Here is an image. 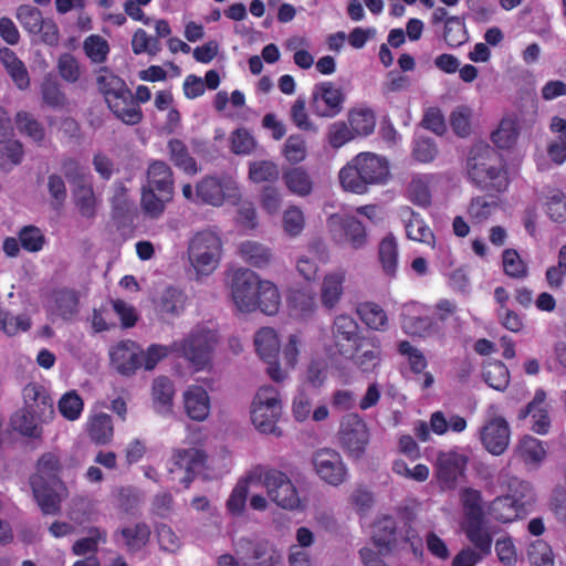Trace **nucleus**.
I'll list each match as a JSON object with an SVG mask.
<instances>
[{
    "mask_svg": "<svg viewBox=\"0 0 566 566\" xmlns=\"http://www.w3.org/2000/svg\"><path fill=\"white\" fill-rule=\"evenodd\" d=\"M216 343L217 337L212 331L195 329L188 337L175 340L168 346L151 344L146 352L139 349L142 366L146 370H153L160 360L172 354L187 359L196 370H201L209 365Z\"/></svg>",
    "mask_w": 566,
    "mask_h": 566,
    "instance_id": "1",
    "label": "nucleus"
},
{
    "mask_svg": "<svg viewBox=\"0 0 566 566\" xmlns=\"http://www.w3.org/2000/svg\"><path fill=\"white\" fill-rule=\"evenodd\" d=\"M62 469L60 457L54 452H45L38 459L35 473L30 476L33 496L44 515H55L61 511L57 488L63 485Z\"/></svg>",
    "mask_w": 566,
    "mask_h": 566,
    "instance_id": "2",
    "label": "nucleus"
},
{
    "mask_svg": "<svg viewBox=\"0 0 566 566\" xmlns=\"http://www.w3.org/2000/svg\"><path fill=\"white\" fill-rule=\"evenodd\" d=\"M96 84L108 108L118 119L127 125H137L142 122L143 112L122 77L114 74L108 67H101L96 76Z\"/></svg>",
    "mask_w": 566,
    "mask_h": 566,
    "instance_id": "3",
    "label": "nucleus"
},
{
    "mask_svg": "<svg viewBox=\"0 0 566 566\" xmlns=\"http://www.w3.org/2000/svg\"><path fill=\"white\" fill-rule=\"evenodd\" d=\"M250 484H260L265 488L268 496L279 507L286 511L303 509L298 491L286 473L258 464L250 469Z\"/></svg>",
    "mask_w": 566,
    "mask_h": 566,
    "instance_id": "4",
    "label": "nucleus"
},
{
    "mask_svg": "<svg viewBox=\"0 0 566 566\" xmlns=\"http://www.w3.org/2000/svg\"><path fill=\"white\" fill-rule=\"evenodd\" d=\"M223 251L221 238L211 230L198 231L189 241L188 259L197 275L208 276L220 264Z\"/></svg>",
    "mask_w": 566,
    "mask_h": 566,
    "instance_id": "5",
    "label": "nucleus"
},
{
    "mask_svg": "<svg viewBox=\"0 0 566 566\" xmlns=\"http://www.w3.org/2000/svg\"><path fill=\"white\" fill-rule=\"evenodd\" d=\"M207 458L202 449H174L167 463L169 480L182 489H189L197 473L206 467Z\"/></svg>",
    "mask_w": 566,
    "mask_h": 566,
    "instance_id": "6",
    "label": "nucleus"
},
{
    "mask_svg": "<svg viewBox=\"0 0 566 566\" xmlns=\"http://www.w3.org/2000/svg\"><path fill=\"white\" fill-rule=\"evenodd\" d=\"M333 242L353 250H361L368 244L366 227L354 216L333 213L326 220Z\"/></svg>",
    "mask_w": 566,
    "mask_h": 566,
    "instance_id": "7",
    "label": "nucleus"
},
{
    "mask_svg": "<svg viewBox=\"0 0 566 566\" xmlns=\"http://www.w3.org/2000/svg\"><path fill=\"white\" fill-rule=\"evenodd\" d=\"M254 347L258 356L266 364L265 374L275 384H283L289 379V373L281 366L277 356L280 340L272 327H263L255 333Z\"/></svg>",
    "mask_w": 566,
    "mask_h": 566,
    "instance_id": "8",
    "label": "nucleus"
},
{
    "mask_svg": "<svg viewBox=\"0 0 566 566\" xmlns=\"http://www.w3.org/2000/svg\"><path fill=\"white\" fill-rule=\"evenodd\" d=\"M15 18L28 33L39 35L43 43L50 46L59 43L60 33L56 23L52 19H44L41 10L36 7L19 6Z\"/></svg>",
    "mask_w": 566,
    "mask_h": 566,
    "instance_id": "9",
    "label": "nucleus"
},
{
    "mask_svg": "<svg viewBox=\"0 0 566 566\" xmlns=\"http://www.w3.org/2000/svg\"><path fill=\"white\" fill-rule=\"evenodd\" d=\"M312 464L319 479L332 486H338L348 479L347 465L335 449H317L312 455Z\"/></svg>",
    "mask_w": 566,
    "mask_h": 566,
    "instance_id": "10",
    "label": "nucleus"
},
{
    "mask_svg": "<svg viewBox=\"0 0 566 566\" xmlns=\"http://www.w3.org/2000/svg\"><path fill=\"white\" fill-rule=\"evenodd\" d=\"M369 433L365 421L357 413L343 417L339 428V442L349 457L358 459L365 452Z\"/></svg>",
    "mask_w": 566,
    "mask_h": 566,
    "instance_id": "11",
    "label": "nucleus"
},
{
    "mask_svg": "<svg viewBox=\"0 0 566 566\" xmlns=\"http://www.w3.org/2000/svg\"><path fill=\"white\" fill-rule=\"evenodd\" d=\"M345 95L332 82L318 83L314 86L311 99L313 113L319 117H335L343 109Z\"/></svg>",
    "mask_w": 566,
    "mask_h": 566,
    "instance_id": "12",
    "label": "nucleus"
},
{
    "mask_svg": "<svg viewBox=\"0 0 566 566\" xmlns=\"http://www.w3.org/2000/svg\"><path fill=\"white\" fill-rule=\"evenodd\" d=\"M281 304V295L276 285L262 280L258 274H250V306L265 315L277 313Z\"/></svg>",
    "mask_w": 566,
    "mask_h": 566,
    "instance_id": "13",
    "label": "nucleus"
},
{
    "mask_svg": "<svg viewBox=\"0 0 566 566\" xmlns=\"http://www.w3.org/2000/svg\"><path fill=\"white\" fill-rule=\"evenodd\" d=\"M388 175L389 166L386 158L361 153L340 169L338 177H388Z\"/></svg>",
    "mask_w": 566,
    "mask_h": 566,
    "instance_id": "14",
    "label": "nucleus"
},
{
    "mask_svg": "<svg viewBox=\"0 0 566 566\" xmlns=\"http://www.w3.org/2000/svg\"><path fill=\"white\" fill-rule=\"evenodd\" d=\"M24 406L22 408L35 412L38 420L48 422L54 416L53 399L46 388L39 382H29L22 389Z\"/></svg>",
    "mask_w": 566,
    "mask_h": 566,
    "instance_id": "15",
    "label": "nucleus"
},
{
    "mask_svg": "<svg viewBox=\"0 0 566 566\" xmlns=\"http://www.w3.org/2000/svg\"><path fill=\"white\" fill-rule=\"evenodd\" d=\"M500 163L499 154L488 144L478 143L473 145L467 158V170L469 177H478L482 174L488 177H497L495 172Z\"/></svg>",
    "mask_w": 566,
    "mask_h": 566,
    "instance_id": "16",
    "label": "nucleus"
},
{
    "mask_svg": "<svg viewBox=\"0 0 566 566\" xmlns=\"http://www.w3.org/2000/svg\"><path fill=\"white\" fill-rule=\"evenodd\" d=\"M511 431L507 421L502 417L491 418L480 430V439L484 448L493 455H501L507 449Z\"/></svg>",
    "mask_w": 566,
    "mask_h": 566,
    "instance_id": "17",
    "label": "nucleus"
},
{
    "mask_svg": "<svg viewBox=\"0 0 566 566\" xmlns=\"http://www.w3.org/2000/svg\"><path fill=\"white\" fill-rule=\"evenodd\" d=\"M468 458L457 451L440 452L437 458V476L446 489H453L465 470Z\"/></svg>",
    "mask_w": 566,
    "mask_h": 566,
    "instance_id": "18",
    "label": "nucleus"
},
{
    "mask_svg": "<svg viewBox=\"0 0 566 566\" xmlns=\"http://www.w3.org/2000/svg\"><path fill=\"white\" fill-rule=\"evenodd\" d=\"M78 292L69 287L52 290L46 304V308L51 314L64 321H71L78 313Z\"/></svg>",
    "mask_w": 566,
    "mask_h": 566,
    "instance_id": "19",
    "label": "nucleus"
},
{
    "mask_svg": "<svg viewBox=\"0 0 566 566\" xmlns=\"http://www.w3.org/2000/svg\"><path fill=\"white\" fill-rule=\"evenodd\" d=\"M111 363L122 375L129 376L142 367L139 347L135 342L125 340L118 343L109 352Z\"/></svg>",
    "mask_w": 566,
    "mask_h": 566,
    "instance_id": "20",
    "label": "nucleus"
},
{
    "mask_svg": "<svg viewBox=\"0 0 566 566\" xmlns=\"http://www.w3.org/2000/svg\"><path fill=\"white\" fill-rule=\"evenodd\" d=\"M422 310L423 306L415 302L403 305L400 324L406 334L423 337L431 332L433 322L429 316L421 315Z\"/></svg>",
    "mask_w": 566,
    "mask_h": 566,
    "instance_id": "21",
    "label": "nucleus"
},
{
    "mask_svg": "<svg viewBox=\"0 0 566 566\" xmlns=\"http://www.w3.org/2000/svg\"><path fill=\"white\" fill-rule=\"evenodd\" d=\"M546 395L543 390H537L533 400L527 406L520 410L517 418L520 420L532 417V430L538 434L548 432L551 419L548 416L547 403L545 402Z\"/></svg>",
    "mask_w": 566,
    "mask_h": 566,
    "instance_id": "22",
    "label": "nucleus"
},
{
    "mask_svg": "<svg viewBox=\"0 0 566 566\" xmlns=\"http://www.w3.org/2000/svg\"><path fill=\"white\" fill-rule=\"evenodd\" d=\"M464 533L482 555H490L493 542V531L489 523L481 518H472L464 522Z\"/></svg>",
    "mask_w": 566,
    "mask_h": 566,
    "instance_id": "23",
    "label": "nucleus"
},
{
    "mask_svg": "<svg viewBox=\"0 0 566 566\" xmlns=\"http://www.w3.org/2000/svg\"><path fill=\"white\" fill-rule=\"evenodd\" d=\"M226 282L237 311L242 314L248 313V269L229 268Z\"/></svg>",
    "mask_w": 566,
    "mask_h": 566,
    "instance_id": "24",
    "label": "nucleus"
},
{
    "mask_svg": "<svg viewBox=\"0 0 566 566\" xmlns=\"http://www.w3.org/2000/svg\"><path fill=\"white\" fill-rule=\"evenodd\" d=\"M185 410L189 418L203 421L210 413V398L201 386H190L184 394Z\"/></svg>",
    "mask_w": 566,
    "mask_h": 566,
    "instance_id": "25",
    "label": "nucleus"
},
{
    "mask_svg": "<svg viewBox=\"0 0 566 566\" xmlns=\"http://www.w3.org/2000/svg\"><path fill=\"white\" fill-rule=\"evenodd\" d=\"M222 179H200L196 185V202L209 203L212 206L222 205L226 197L232 199L235 203L240 196L235 192L233 195H227L224 192V185L221 182ZM232 181V179H228Z\"/></svg>",
    "mask_w": 566,
    "mask_h": 566,
    "instance_id": "26",
    "label": "nucleus"
},
{
    "mask_svg": "<svg viewBox=\"0 0 566 566\" xmlns=\"http://www.w3.org/2000/svg\"><path fill=\"white\" fill-rule=\"evenodd\" d=\"M523 122L524 118L520 113L513 112L505 115L500 122L497 129L492 133V142L499 148H511L516 143Z\"/></svg>",
    "mask_w": 566,
    "mask_h": 566,
    "instance_id": "27",
    "label": "nucleus"
},
{
    "mask_svg": "<svg viewBox=\"0 0 566 566\" xmlns=\"http://www.w3.org/2000/svg\"><path fill=\"white\" fill-rule=\"evenodd\" d=\"M401 217L405 221L408 239L426 243L430 247L434 245V234L418 212L413 211L410 207H402Z\"/></svg>",
    "mask_w": 566,
    "mask_h": 566,
    "instance_id": "28",
    "label": "nucleus"
},
{
    "mask_svg": "<svg viewBox=\"0 0 566 566\" xmlns=\"http://www.w3.org/2000/svg\"><path fill=\"white\" fill-rule=\"evenodd\" d=\"M186 302L187 295L182 290L167 286L156 303V308L161 317H176L185 311Z\"/></svg>",
    "mask_w": 566,
    "mask_h": 566,
    "instance_id": "29",
    "label": "nucleus"
},
{
    "mask_svg": "<svg viewBox=\"0 0 566 566\" xmlns=\"http://www.w3.org/2000/svg\"><path fill=\"white\" fill-rule=\"evenodd\" d=\"M355 349L354 361L361 371H373L380 364L381 350L375 339H361L355 344Z\"/></svg>",
    "mask_w": 566,
    "mask_h": 566,
    "instance_id": "30",
    "label": "nucleus"
},
{
    "mask_svg": "<svg viewBox=\"0 0 566 566\" xmlns=\"http://www.w3.org/2000/svg\"><path fill=\"white\" fill-rule=\"evenodd\" d=\"M345 272L337 270L327 273L321 285V302L327 308H333L343 295Z\"/></svg>",
    "mask_w": 566,
    "mask_h": 566,
    "instance_id": "31",
    "label": "nucleus"
},
{
    "mask_svg": "<svg viewBox=\"0 0 566 566\" xmlns=\"http://www.w3.org/2000/svg\"><path fill=\"white\" fill-rule=\"evenodd\" d=\"M358 328L359 326L356 321L348 315H338L335 318L332 335L339 354L345 355L347 353L342 348V342H352L355 345L360 340L358 337Z\"/></svg>",
    "mask_w": 566,
    "mask_h": 566,
    "instance_id": "32",
    "label": "nucleus"
},
{
    "mask_svg": "<svg viewBox=\"0 0 566 566\" xmlns=\"http://www.w3.org/2000/svg\"><path fill=\"white\" fill-rule=\"evenodd\" d=\"M116 534H120L128 553L142 551L149 542L151 530L145 522H138L134 526L123 527Z\"/></svg>",
    "mask_w": 566,
    "mask_h": 566,
    "instance_id": "33",
    "label": "nucleus"
},
{
    "mask_svg": "<svg viewBox=\"0 0 566 566\" xmlns=\"http://www.w3.org/2000/svg\"><path fill=\"white\" fill-rule=\"evenodd\" d=\"M378 259L384 273L392 279L398 268V242L392 233H388L379 243Z\"/></svg>",
    "mask_w": 566,
    "mask_h": 566,
    "instance_id": "34",
    "label": "nucleus"
},
{
    "mask_svg": "<svg viewBox=\"0 0 566 566\" xmlns=\"http://www.w3.org/2000/svg\"><path fill=\"white\" fill-rule=\"evenodd\" d=\"M38 417L35 412L21 408L17 410L10 418L11 428L21 436L32 439L42 437V428L36 423Z\"/></svg>",
    "mask_w": 566,
    "mask_h": 566,
    "instance_id": "35",
    "label": "nucleus"
},
{
    "mask_svg": "<svg viewBox=\"0 0 566 566\" xmlns=\"http://www.w3.org/2000/svg\"><path fill=\"white\" fill-rule=\"evenodd\" d=\"M175 396V386L172 380L166 376H159L153 382V401L155 409L160 413L171 411Z\"/></svg>",
    "mask_w": 566,
    "mask_h": 566,
    "instance_id": "36",
    "label": "nucleus"
},
{
    "mask_svg": "<svg viewBox=\"0 0 566 566\" xmlns=\"http://www.w3.org/2000/svg\"><path fill=\"white\" fill-rule=\"evenodd\" d=\"M87 433L97 444H107L114 436L112 417L99 412L91 416L87 421Z\"/></svg>",
    "mask_w": 566,
    "mask_h": 566,
    "instance_id": "37",
    "label": "nucleus"
},
{
    "mask_svg": "<svg viewBox=\"0 0 566 566\" xmlns=\"http://www.w3.org/2000/svg\"><path fill=\"white\" fill-rule=\"evenodd\" d=\"M522 511L523 504L511 495L496 497L490 506L491 515L502 523L516 520Z\"/></svg>",
    "mask_w": 566,
    "mask_h": 566,
    "instance_id": "38",
    "label": "nucleus"
},
{
    "mask_svg": "<svg viewBox=\"0 0 566 566\" xmlns=\"http://www.w3.org/2000/svg\"><path fill=\"white\" fill-rule=\"evenodd\" d=\"M251 421L255 429L264 434H272L274 437H282L283 431L276 426L282 415L271 413L270 408L252 407L250 410Z\"/></svg>",
    "mask_w": 566,
    "mask_h": 566,
    "instance_id": "39",
    "label": "nucleus"
},
{
    "mask_svg": "<svg viewBox=\"0 0 566 566\" xmlns=\"http://www.w3.org/2000/svg\"><path fill=\"white\" fill-rule=\"evenodd\" d=\"M515 454L526 464H539L544 460L546 451L538 439L524 436L516 446Z\"/></svg>",
    "mask_w": 566,
    "mask_h": 566,
    "instance_id": "40",
    "label": "nucleus"
},
{
    "mask_svg": "<svg viewBox=\"0 0 566 566\" xmlns=\"http://www.w3.org/2000/svg\"><path fill=\"white\" fill-rule=\"evenodd\" d=\"M396 521L388 515L377 520L374 525L373 539L376 546L390 551L396 543Z\"/></svg>",
    "mask_w": 566,
    "mask_h": 566,
    "instance_id": "41",
    "label": "nucleus"
},
{
    "mask_svg": "<svg viewBox=\"0 0 566 566\" xmlns=\"http://www.w3.org/2000/svg\"><path fill=\"white\" fill-rule=\"evenodd\" d=\"M40 88L42 101L46 106L57 109L66 105V95L55 77L51 75L45 76Z\"/></svg>",
    "mask_w": 566,
    "mask_h": 566,
    "instance_id": "42",
    "label": "nucleus"
},
{
    "mask_svg": "<svg viewBox=\"0 0 566 566\" xmlns=\"http://www.w3.org/2000/svg\"><path fill=\"white\" fill-rule=\"evenodd\" d=\"M250 566H282L281 553L269 542L256 543L251 553Z\"/></svg>",
    "mask_w": 566,
    "mask_h": 566,
    "instance_id": "43",
    "label": "nucleus"
},
{
    "mask_svg": "<svg viewBox=\"0 0 566 566\" xmlns=\"http://www.w3.org/2000/svg\"><path fill=\"white\" fill-rule=\"evenodd\" d=\"M130 45L135 55L148 54L149 56H156L161 51V42L142 28L136 29L133 33Z\"/></svg>",
    "mask_w": 566,
    "mask_h": 566,
    "instance_id": "44",
    "label": "nucleus"
},
{
    "mask_svg": "<svg viewBox=\"0 0 566 566\" xmlns=\"http://www.w3.org/2000/svg\"><path fill=\"white\" fill-rule=\"evenodd\" d=\"M170 159L175 166L182 169L186 174H196L197 164L190 156L186 144L180 139H171L168 143Z\"/></svg>",
    "mask_w": 566,
    "mask_h": 566,
    "instance_id": "45",
    "label": "nucleus"
},
{
    "mask_svg": "<svg viewBox=\"0 0 566 566\" xmlns=\"http://www.w3.org/2000/svg\"><path fill=\"white\" fill-rule=\"evenodd\" d=\"M90 536L80 538L74 542L72 553L76 556H84L88 553L95 555L98 551V544L105 543L107 533L98 527H91L88 530Z\"/></svg>",
    "mask_w": 566,
    "mask_h": 566,
    "instance_id": "46",
    "label": "nucleus"
},
{
    "mask_svg": "<svg viewBox=\"0 0 566 566\" xmlns=\"http://www.w3.org/2000/svg\"><path fill=\"white\" fill-rule=\"evenodd\" d=\"M483 378L490 387L502 391L509 386L510 373L502 361L496 360L484 367Z\"/></svg>",
    "mask_w": 566,
    "mask_h": 566,
    "instance_id": "47",
    "label": "nucleus"
},
{
    "mask_svg": "<svg viewBox=\"0 0 566 566\" xmlns=\"http://www.w3.org/2000/svg\"><path fill=\"white\" fill-rule=\"evenodd\" d=\"M15 124L21 134L29 136L35 143L43 142L45 137L44 127L30 113L24 111L18 112L15 115Z\"/></svg>",
    "mask_w": 566,
    "mask_h": 566,
    "instance_id": "48",
    "label": "nucleus"
},
{
    "mask_svg": "<svg viewBox=\"0 0 566 566\" xmlns=\"http://www.w3.org/2000/svg\"><path fill=\"white\" fill-rule=\"evenodd\" d=\"M252 407L270 408L271 413L282 415V401L279 390L272 385H264L256 391Z\"/></svg>",
    "mask_w": 566,
    "mask_h": 566,
    "instance_id": "49",
    "label": "nucleus"
},
{
    "mask_svg": "<svg viewBox=\"0 0 566 566\" xmlns=\"http://www.w3.org/2000/svg\"><path fill=\"white\" fill-rule=\"evenodd\" d=\"M348 122L354 135L358 136H368L376 125L375 114L370 109L349 112Z\"/></svg>",
    "mask_w": 566,
    "mask_h": 566,
    "instance_id": "50",
    "label": "nucleus"
},
{
    "mask_svg": "<svg viewBox=\"0 0 566 566\" xmlns=\"http://www.w3.org/2000/svg\"><path fill=\"white\" fill-rule=\"evenodd\" d=\"M553 132L559 133L558 140L551 144L548 154L553 161L562 164L566 160V120L554 117L551 123Z\"/></svg>",
    "mask_w": 566,
    "mask_h": 566,
    "instance_id": "51",
    "label": "nucleus"
},
{
    "mask_svg": "<svg viewBox=\"0 0 566 566\" xmlns=\"http://www.w3.org/2000/svg\"><path fill=\"white\" fill-rule=\"evenodd\" d=\"M24 156L23 145L19 140H8L0 147V168L11 170L21 164Z\"/></svg>",
    "mask_w": 566,
    "mask_h": 566,
    "instance_id": "52",
    "label": "nucleus"
},
{
    "mask_svg": "<svg viewBox=\"0 0 566 566\" xmlns=\"http://www.w3.org/2000/svg\"><path fill=\"white\" fill-rule=\"evenodd\" d=\"M248 500V475L241 476L232 490L228 501L227 510L232 516H240L244 513Z\"/></svg>",
    "mask_w": 566,
    "mask_h": 566,
    "instance_id": "53",
    "label": "nucleus"
},
{
    "mask_svg": "<svg viewBox=\"0 0 566 566\" xmlns=\"http://www.w3.org/2000/svg\"><path fill=\"white\" fill-rule=\"evenodd\" d=\"M57 407L60 413L66 420L75 421L81 417L83 412L84 402L75 390H71L61 397Z\"/></svg>",
    "mask_w": 566,
    "mask_h": 566,
    "instance_id": "54",
    "label": "nucleus"
},
{
    "mask_svg": "<svg viewBox=\"0 0 566 566\" xmlns=\"http://www.w3.org/2000/svg\"><path fill=\"white\" fill-rule=\"evenodd\" d=\"M358 314L361 321L373 329L380 331L387 325V315L378 304H360L358 307Z\"/></svg>",
    "mask_w": 566,
    "mask_h": 566,
    "instance_id": "55",
    "label": "nucleus"
},
{
    "mask_svg": "<svg viewBox=\"0 0 566 566\" xmlns=\"http://www.w3.org/2000/svg\"><path fill=\"white\" fill-rule=\"evenodd\" d=\"M75 206L85 218L95 216L96 199L91 186L77 185L74 191Z\"/></svg>",
    "mask_w": 566,
    "mask_h": 566,
    "instance_id": "56",
    "label": "nucleus"
},
{
    "mask_svg": "<svg viewBox=\"0 0 566 566\" xmlns=\"http://www.w3.org/2000/svg\"><path fill=\"white\" fill-rule=\"evenodd\" d=\"M21 248L28 252H39L45 243V237L35 226H24L18 233Z\"/></svg>",
    "mask_w": 566,
    "mask_h": 566,
    "instance_id": "57",
    "label": "nucleus"
},
{
    "mask_svg": "<svg viewBox=\"0 0 566 566\" xmlns=\"http://www.w3.org/2000/svg\"><path fill=\"white\" fill-rule=\"evenodd\" d=\"M83 49L85 54L94 63H103L109 53V45L105 39L99 35H90L85 39Z\"/></svg>",
    "mask_w": 566,
    "mask_h": 566,
    "instance_id": "58",
    "label": "nucleus"
},
{
    "mask_svg": "<svg viewBox=\"0 0 566 566\" xmlns=\"http://www.w3.org/2000/svg\"><path fill=\"white\" fill-rule=\"evenodd\" d=\"M503 268L505 274L515 279H524L527 275V266L520 254L513 249L503 252Z\"/></svg>",
    "mask_w": 566,
    "mask_h": 566,
    "instance_id": "59",
    "label": "nucleus"
},
{
    "mask_svg": "<svg viewBox=\"0 0 566 566\" xmlns=\"http://www.w3.org/2000/svg\"><path fill=\"white\" fill-rule=\"evenodd\" d=\"M282 226L289 237L295 238L300 235L305 226L303 212L296 207H290L283 213Z\"/></svg>",
    "mask_w": 566,
    "mask_h": 566,
    "instance_id": "60",
    "label": "nucleus"
},
{
    "mask_svg": "<svg viewBox=\"0 0 566 566\" xmlns=\"http://www.w3.org/2000/svg\"><path fill=\"white\" fill-rule=\"evenodd\" d=\"M472 111L470 107L465 105H461L454 108V111L450 115V125L453 132L460 136L465 137L470 134L471 130V120Z\"/></svg>",
    "mask_w": 566,
    "mask_h": 566,
    "instance_id": "61",
    "label": "nucleus"
},
{
    "mask_svg": "<svg viewBox=\"0 0 566 566\" xmlns=\"http://www.w3.org/2000/svg\"><path fill=\"white\" fill-rule=\"evenodd\" d=\"M165 202L166 200L158 196L154 189L146 185L143 186L142 207L147 216L158 218L164 212Z\"/></svg>",
    "mask_w": 566,
    "mask_h": 566,
    "instance_id": "62",
    "label": "nucleus"
},
{
    "mask_svg": "<svg viewBox=\"0 0 566 566\" xmlns=\"http://www.w3.org/2000/svg\"><path fill=\"white\" fill-rule=\"evenodd\" d=\"M528 558L532 566H554L552 548L543 541H535L528 551Z\"/></svg>",
    "mask_w": 566,
    "mask_h": 566,
    "instance_id": "63",
    "label": "nucleus"
},
{
    "mask_svg": "<svg viewBox=\"0 0 566 566\" xmlns=\"http://www.w3.org/2000/svg\"><path fill=\"white\" fill-rule=\"evenodd\" d=\"M438 154V147L430 137L419 136L413 142L412 156L420 163L432 161Z\"/></svg>",
    "mask_w": 566,
    "mask_h": 566,
    "instance_id": "64",
    "label": "nucleus"
}]
</instances>
